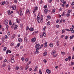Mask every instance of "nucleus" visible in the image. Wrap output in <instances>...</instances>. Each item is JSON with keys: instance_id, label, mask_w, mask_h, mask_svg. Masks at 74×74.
Wrapping results in <instances>:
<instances>
[{"instance_id": "obj_1", "label": "nucleus", "mask_w": 74, "mask_h": 74, "mask_svg": "<svg viewBox=\"0 0 74 74\" xmlns=\"http://www.w3.org/2000/svg\"><path fill=\"white\" fill-rule=\"evenodd\" d=\"M37 21H38V23H40V22H42L43 21V18H40V16H38L37 17Z\"/></svg>"}, {"instance_id": "obj_2", "label": "nucleus", "mask_w": 74, "mask_h": 74, "mask_svg": "<svg viewBox=\"0 0 74 74\" xmlns=\"http://www.w3.org/2000/svg\"><path fill=\"white\" fill-rule=\"evenodd\" d=\"M8 23V20L7 19H5V20L4 21H3V23L4 25H7Z\"/></svg>"}, {"instance_id": "obj_3", "label": "nucleus", "mask_w": 74, "mask_h": 74, "mask_svg": "<svg viewBox=\"0 0 74 74\" xmlns=\"http://www.w3.org/2000/svg\"><path fill=\"white\" fill-rule=\"evenodd\" d=\"M40 45V44H37L36 45L35 48L36 49H37V50H38L39 49V47Z\"/></svg>"}, {"instance_id": "obj_4", "label": "nucleus", "mask_w": 74, "mask_h": 74, "mask_svg": "<svg viewBox=\"0 0 74 74\" xmlns=\"http://www.w3.org/2000/svg\"><path fill=\"white\" fill-rule=\"evenodd\" d=\"M31 41L32 42H34L36 41V38L34 37L32 38Z\"/></svg>"}, {"instance_id": "obj_5", "label": "nucleus", "mask_w": 74, "mask_h": 74, "mask_svg": "<svg viewBox=\"0 0 74 74\" xmlns=\"http://www.w3.org/2000/svg\"><path fill=\"white\" fill-rule=\"evenodd\" d=\"M12 10H16V5H13L12 6Z\"/></svg>"}, {"instance_id": "obj_6", "label": "nucleus", "mask_w": 74, "mask_h": 74, "mask_svg": "<svg viewBox=\"0 0 74 74\" xmlns=\"http://www.w3.org/2000/svg\"><path fill=\"white\" fill-rule=\"evenodd\" d=\"M26 13L27 14H29V15L30 14V10H29L27 9L26 10Z\"/></svg>"}, {"instance_id": "obj_7", "label": "nucleus", "mask_w": 74, "mask_h": 74, "mask_svg": "<svg viewBox=\"0 0 74 74\" xmlns=\"http://www.w3.org/2000/svg\"><path fill=\"white\" fill-rule=\"evenodd\" d=\"M56 53V51L55 50H53V51L51 52V55H55Z\"/></svg>"}, {"instance_id": "obj_8", "label": "nucleus", "mask_w": 74, "mask_h": 74, "mask_svg": "<svg viewBox=\"0 0 74 74\" xmlns=\"http://www.w3.org/2000/svg\"><path fill=\"white\" fill-rule=\"evenodd\" d=\"M18 41L19 42H22V39L21 38H18Z\"/></svg>"}, {"instance_id": "obj_9", "label": "nucleus", "mask_w": 74, "mask_h": 74, "mask_svg": "<svg viewBox=\"0 0 74 74\" xmlns=\"http://www.w3.org/2000/svg\"><path fill=\"white\" fill-rule=\"evenodd\" d=\"M47 44H48V42H45L44 45V47H47V46H48V45H47Z\"/></svg>"}, {"instance_id": "obj_10", "label": "nucleus", "mask_w": 74, "mask_h": 74, "mask_svg": "<svg viewBox=\"0 0 74 74\" xmlns=\"http://www.w3.org/2000/svg\"><path fill=\"white\" fill-rule=\"evenodd\" d=\"M46 72L48 74H50V73H51V70H49L48 69H47L46 70Z\"/></svg>"}, {"instance_id": "obj_11", "label": "nucleus", "mask_w": 74, "mask_h": 74, "mask_svg": "<svg viewBox=\"0 0 74 74\" xmlns=\"http://www.w3.org/2000/svg\"><path fill=\"white\" fill-rule=\"evenodd\" d=\"M24 41L26 43L27 42V38L26 37L24 38Z\"/></svg>"}, {"instance_id": "obj_12", "label": "nucleus", "mask_w": 74, "mask_h": 74, "mask_svg": "<svg viewBox=\"0 0 74 74\" xmlns=\"http://www.w3.org/2000/svg\"><path fill=\"white\" fill-rule=\"evenodd\" d=\"M7 12L8 15H11V11L10 10H8L7 11Z\"/></svg>"}, {"instance_id": "obj_13", "label": "nucleus", "mask_w": 74, "mask_h": 74, "mask_svg": "<svg viewBox=\"0 0 74 74\" xmlns=\"http://www.w3.org/2000/svg\"><path fill=\"white\" fill-rule=\"evenodd\" d=\"M37 66H36L35 67V69L34 70V71H37Z\"/></svg>"}, {"instance_id": "obj_14", "label": "nucleus", "mask_w": 74, "mask_h": 74, "mask_svg": "<svg viewBox=\"0 0 74 74\" xmlns=\"http://www.w3.org/2000/svg\"><path fill=\"white\" fill-rule=\"evenodd\" d=\"M1 4L3 5L5 4V1H3L1 3Z\"/></svg>"}, {"instance_id": "obj_15", "label": "nucleus", "mask_w": 74, "mask_h": 74, "mask_svg": "<svg viewBox=\"0 0 74 74\" xmlns=\"http://www.w3.org/2000/svg\"><path fill=\"white\" fill-rule=\"evenodd\" d=\"M73 37H74V36L73 35L70 36V40H71V39H73Z\"/></svg>"}, {"instance_id": "obj_16", "label": "nucleus", "mask_w": 74, "mask_h": 74, "mask_svg": "<svg viewBox=\"0 0 74 74\" xmlns=\"http://www.w3.org/2000/svg\"><path fill=\"white\" fill-rule=\"evenodd\" d=\"M43 34V36L44 37H46V36H47V34H46V33L45 32H44Z\"/></svg>"}, {"instance_id": "obj_17", "label": "nucleus", "mask_w": 74, "mask_h": 74, "mask_svg": "<svg viewBox=\"0 0 74 74\" xmlns=\"http://www.w3.org/2000/svg\"><path fill=\"white\" fill-rule=\"evenodd\" d=\"M7 34L8 36H10V32L9 31H7Z\"/></svg>"}, {"instance_id": "obj_18", "label": "nucleus", "mask_w": 74, "mask_h": 74, "mask_svg": "<svg viewBox=\"0 0 74 74\" xmlns=\"http://www.w3.org/2000/svg\"><path fill=\"white\" fill-rule=\"evenodd\" d=\"M50 24H51V22L49 21H48L47 23V26H49V25H50Z\"/></svg>"}, {"instance_id": "obj_19", "label": "nucleus", "mask_w": 74, "mask_h": 74, "mask_svg": "<svg viewBox=\"0 0 74 74\" xmlns=\"http://www.w3.org/2000/svg\"><path fill=\"white\" fill-rule=\"evenodd\" d=\"M14 56H12V57L10 58V60H14Z\"/></svg>"}, {"instance_id": "obj_20", "label": "nucleus", "mask_w": 74, "mask_h": 74, "mask_svg": "<svg viewBox=\"0 0 74 74\" xmlns=\"http://www.w3.org/2000/svg\"><path fill=\"white\" fill-rule=\"evenodd\" d=\"M66 3V2L64 1V2L63 3L62 5V7H64V4H65Z\"/></svg>"}, {"instance_id": "obj_21", "label": "nucleus", "mask_w": 74, "mask_h": 74, "mask_svg": "<svg viewBox=\"0 0 74 74\" xmlns=\"http://www.w3.org/2000/svg\"><path fill=\"white\" fill-rule=\"evenodd\" d=\"M15 34H13L12 36V38H15Z\"/></svg>"}, {"instance_id": "obj_22", "label": "nucleus", "mask_w": 74, "mask_h": 74, "mask_svg": "<svg viewBox=\"0 0 74 74\" xmlns=\"http://www.w3.org/2000/svg\"><path fill=\"white\" fill-rule=\"evenodd\" d=\"M38 50H37V49H36V51L35 52V53H39V51Z\"/></svg>"}, {"instance_id": "obj_23", "label": "nucleus", "mask_w": 74, "mask_h": 74, "mask_svg": "<svg viewBox=\"0 0 74 74\" xmlns=\"http://www.w3.org/2000/svg\"><path fill=\"white\" fill-rule=\"evenodd\" d=\"M47 55V52H44L43 54V56H46Z\"/></svg>"}, {"instance_id": "obj_24", "label": "nucleus", "mask_w": 74, "mask_h": 74, "mask_svg": "<svg viewBox=\"0 0 74 74\" xmlns=\"http://www.w3.org/2000/svg\"><path fill=\"white\" fill-rule=\"evenodd\" d=\"M44 11L45 14H47L48 12V10L47 9H45L44 10Z\"/></svg>"}, {"instance_id": "obj_25", "label": "nucleus", "mask_w": 74, "mask_h": 74, "mask_svg": "<svg viewBox=\"0 0 74 74\" xmlns=\"http://www.w3.org/2000/svg\"><path fill=\"white\" fill-rule=\"evenodd\" d=\"M17 27H18V25H15V27H14V30H16V29H17Z\"/></svg>"}, {"instance_id": "obj_26", "label": "nucleus", "mask_w": 74, "mask_h": 74, "mask_svg": "<svg viewBox=\"0 0 74 74\" xmlns=\"http://www.w3.org/2000/svg\"><path fill=\"white\" fill-rule=\"evenodd\" d=\"M19 46H20V43H18L16 47L18 48V47H19Z\"/></svg>"}, {"instance_id": "obj_27", "label": "nucleus", "mask_w": 74, "mask_h": 74, "mask_svg": "<svg viewBox=\"0 0 74 74\" xmlns=\"http://www.w3.org/2000/svg\"><path fill=\"white\" fill-rule=\"evenodd\" d=\"M45 29H46V27L45 26L44 27V28L42 29V30L43 32L45 31Z\"/></svg>"}, {"instance_id": "obj_28", "label": "nucleus", "mask_w": 74, "mask_h": 74, "mask_svg": "<svg viewBox=\"0 0 74 74\" xmlns=\"http://www.w3.org/2000/svg\"><path fill=\"white\" fill-rule=\"evenodd\" d=\"M38 9V7H35V9H34L35 11H37Z\"/></svg>"}, {"instance_id": "obj_29", "label": "nucleus", "mask_w": 74, "mask_h": 74, "mask_svg": "<svg viewBox=\"0 0 74 74\" xmlns=\"http://www.w3.org/2000/svg\"><path fill=\"white\" fill-rule=\"evenodd\" d=\"M49 47H53V44H52V43H50L49 45Z\"/></svg>"}, {"instance_id": "obj_30", "label": "nucleus", "mask_w": 74, "mask_h": 74, "mask_svg": "<svg viewBox=\"0 0 74 74\" xmlns=\"http://www.w3.org/2000/svg\"><path fill=\"white\" fill-rule=\"evenodd\" d=\"M15 70H18V69H19V66H17L16 67H15Z\"/></svg>"}, {"instance_id": "obj_31", "label": "nucleus", "mask_w": 74, "mask_h": 74, "mask_svg": "<svg viewBox=\"0 0 74 74\" xmlns=\"http://www.w3.org/2000/svg\"><path fill=\"white\" fill-rule=\"evenodd\" d=\"M10 61H11V63H14V62H15V60H11Z\"/></svg>"}, {"instance_id": "obj_32", "label": "nucleus", "mask_w": 74, "mask_h": 74, "mask_svg": "<svg viewBox=\"0 0 74 74\" xmlns=\"http://www.w3.org/2000/svg\"><path fill=\"white\" fill-rule=\"evenodd\" d=\"M71 56H69L68 57V59H69V61H70V60H71Z\"/></svg>"}, {"instance_id": "obj_33", "label": "nucleus", "mask_w": 74, "mask_h": 74, "mask_svg": "<svg viewBox=\"0 0 74 74\" xmlns=\"http://www.w3.org/2000/svg\"><path fill=\"white\" fill-rule=\"evenodd\" d=\"M5 4H6V5H8V4H9V2L8 1H6L5 2Z\"/></svg>"}, {"instance_id": "obj_34", "label": "nucleus", "mask_w": 74, "mask_h": 74, "mask_svg": "<svg viewBox=\"0 0 74 74\" xmlns=\"http://www.w3.org/2000/svg\"><path fill=\"white\" fill-rule=\"evenodd\" d=\"M29 30H30V31H33V29L32 28H30L29 29Z\"/></svg>"}, {"instance_id": "obj_35", "label": "nucleus", "mask_w": 74, "mask_h": 74, "mask_svg": "<svg viewBox=\"0 0 74 74\" xmlns=\"http://www.w3.org/2000/svg\"><path fill=\"white\" fill-rule=\"evenodd\" d=\"M42 47H43V45H41L39 48V49H41L42 48Z\"/></svg>"}, {"instance_id": "obj_36", "label": "nucleus", "mask_w": 74, "mask_h": 74, "mask_svg": "<svg viewBox=\"0 0 74 74\" xmlns=\"http://www.w3.org/2000/svg\"><path fill=\"white\" fill-rule=\"evenodd\" d=\"M47 18L48 19H51V16H47Z\"/></svg>"}, {"instance_id": "obj_37", "label": "nucleus", "mask_w": 74, "mask_h": 74, "mask_svg": "<svg viewBox=\"0 0 74 74\" xmlns=\"http://www.w3.org/2000/svg\"><path fill=\"white\" fill-rule=\"evenodd\" d=\"M64 15H65V13L64 12H63L62 14V16H64Z\"/></svg>"}, {"instance_id": "obj_38", "label": "nucleus", "mask_w": 74, "mask_h": 74, "mask_svg": "<svg viewBox=\"0 0 74 74\" xmlns=\"http://www.w3.org/2000/svg\"><path fill=\"white\" fill-rule=\"evenodd\" d=\"M52 12H53V13H54V12H55V9H53Z\"/></svg>"}, {"instance_id": "obj_39", "label": "nucleus", "mask_w": 74, "mask_h": 74, "mask_svg": "<svg viewBox=\"0 0 74 74\" xmlns=\"http://www.w3.org/2000/svg\"><path fill=\"white\" fill-rule=\"evenodd\" d=\"M19 11L21 13H22V8H20Z\"/></svg>"}, {"instance_id": "obj_40", "label": "nucleus", "mask_w": 74, "mask_h": 74, "mask_svg": "<svg viewBox=\"0 0 74 74\" xmlns=\"http://www.w3.org/2000/svg\"><path fill=\"white\" fill-rule=\"evenodd\" d=\"M28 69V66L27 65L25 67V70H27Z\"/></svg>"}, {"instance_id": "obj_41", "label": "nucleus", "mask_w": 74, "mask_h": 74, "mask_svg": "<svg viewBox=\"0 0 74 74\" xmlns=\"http://www.w3.org/2000/svg\"><path fill=\"white\" fill-rule=\"evenodd\" d=\"M8 70H11V68L10 67V66H8Z\"/></svg>"}, {"instance_id": "obj_42", "label": "nucleus", "mask_w": 74, "mask_h": 74, "mask_svg": "<svg viewBox=\"0 0 74 74\" xmlns=\"http://www.w3.org/2000/svg\"><path fill=\"white\" fill-rule=\"evenodd\" d=\"M65 32V30H64V29H62V33H64Z\"/></svg>"}, {"instance_id": "obj_43", "label": "nucleus", "mask_w": 74, "mask_h": 74, "mask_svg": "<svg viewBox=\"0 0 74 74\" xmlns=\"http://www.w3.org/2000/svg\"><path fill=\"white\" fill-rule=\"evenodd\" d=\"M23 24H21L20 25V27H23Z\"/></svg>"}, {"instance_id": "obj_44", "label": "nucleus", "mask_w": 74, "mask_h": 74, "mask_svg": "<svg viewBox=\"0 0 74 74\" xmlns=\"http://www.w3.org/2000/svg\"><path fill=\"white\" fill-rule=\"evenodd\" d=\"M43 62H44V63H47V60L45 59H44L43 60Z\"/></svg>"}, {"instance_id": "obj_45", "label": "nucleus", "mask_w": 74, "mask_h": 74, "mask_svg": "<svg viewBox=\"0 0 74 74\" xmlns=\"http://www.w3.org/2000/svg\"><path fill=\"white\" fill-rule=\"evenodd\" d=\"M14 1L15 3L16 4V3H18V1H17V0H14Z\"/></svg>"}, {"instance_id": "obj_46", "label": "nucleus", "mask_w": 74, "mask_h": 74, "mask_svg": "<svg viewBox=\"0 0 74 74\" xmlns=\"http://www.w3.org/2000/svg\"><path fill=\"white\" fill-rule=\"evenodd\" d=\"M28 60H29V58H26L25 59V62H27V61H28Z\"/></svg>"}, {"instance_id": "obj_47", "label": "nucleus", "mask_w": 74, "mask_h": 74, "mask_svg": "<svg viewBox=\"0 0 74 74\" xmlns=\"http://www.w3.org/2000/svg\"><path fill=\"white\" fill-rule=\"evenodd\" d=\"M5 39H7V38H8V36L7 35H5Z\"/></svg>"}, {"instance_id": "obj_48", "label": "nucleus", "mask_w": 74, "mask_h": 74, "mask_svg": "<svg viewBox=\"0 0 74 74\" xmlns=\"http://www.w3.org/2000/svg\"><path fill=\"white\" fill-rule=\"evenodd\" d=\"M9 25H12V23L11 21H9Z\"/></svg>"}, {"instance_id": "obj_49", "label": "nucleus", "mask_w": 74, "mask_h": 74, "mask_svg": "<svg viewBox=\"0 0 74 74\" xmlns=\"http://www.w3.org/2000/svg\"><path fill=\"white\" fill-rule=\"evenodd\" d=\"M6 49H7V47H5L3 49V51H6Z\"/></svg>"}, {"instance_id": "obj_50", "label": "nucleus", "mask_w": 74, "mask_h": 74, "mask_svg": "<svg viewBox=\"0 0 74 74\" xmlns=\"http://www.w3.org/2000/svg\"><path fill=\"white\" fill-rule=\"evenodd\" d=\"M21 60L22 61H23V62H24V61H25L24 59L23 58H22Z\"/></svg>"}, {"instance_id": "obj_51", "label": "nucleus", "mask_w": 74, "mask_h": 74, "mask_svg": "<svg viewBox=\"0 0 74 74\" xmlns=\"http://www.w3.org/2000/svg\"><path fill=\"white\" fill-rule=\"evenodd\" d=\"M70 16V14L69 13H68L66 14V16L68 17V16Z\"/></svg>"}, {"instance_id": "obj_52", "label": "nucleus", "mask_w": 74, "mask_h": 74, "mask_svg": "<svg viewBox=\"0 0 74 74\" xmlns=\"http://www.w3.org/2000/svg\"><path fill=\"white\" fill-rule=\"evenodd\" d=\"M68 38V36H66L65 37V40H67V39Z\"/></svg>"}, {"instance_id": "obj_53", "label": "nucleus", "mask_w": 74, "mask_h": 74, "mask_svg": "<svg viewBox=\"0 0 74 74\" xmlns=\"http://www.w3.org/2000/svg\"><path fill=\"white\" fill-rule=\"evenodd\" d=\"M56 26L57 28H59V25H56Z\"/></svg>"}, {"instance_id": "obj_54", "label": "nucleus", "mask_w": 74, "mask_h": 74, "mask_svg": "<svg viewBox=\"0 0 74 74\" xmlns=\"http://www.w3.org/2000/svg\"><path fill=\"white\" fill-rule=\"evenodd\" d=\"M19 15H20L21 16H22V15H23V14L22 13L20 12L19 13Z\"/></svg>"}, {"instance_id": "obj_55", "label": "nucleus", "mask_w": 74, "mask_h": 74, "mask_svg": "<svg viewBox=\"0 0 74 74\" xmlns=\"http://www.w3.org/2000/svg\"><path fill=\"white\" fill-rule=\"evenodd\" d=\"M52 1V0H49L48 2L49 3H51Z\"/></svg>"}, {"instance_id": "obj_56", "label": "nucleus", "mask_w": 74, "mask_h": 74, "mask_svg": "<svg viewBox=\"0 0 74 74\" xmlns=\"http://www.w3.org/2000/svg\"><path fill=\"white\" fill-rule=\"evenodd\" d=\"M6 65H5V64L4 63L3 65L2 66H3V67H5V66Z\"/></svg>"}, {"instance_id": "obj_57", "label": "nucleus", "mask_w": 74, "mask_h": 74, "mask_svg": "<svg viewBox=\"0 0 74 74\" xmlns=\"http://www.w3.org/2000/svg\"><path fill=\"white\" fill-rule=\"evenodd\" d=\"M61 53H62V55H64V54L65 53L64 52H62Z\"/></svg>"}, {"instance_id": "obj_58", "label": "nucleus", "mask_w": 74, "mask_h": 74, "mask_svg": "<svg viewBox=\"0 0 74 74\" xmlns=\"http://www.w3.org/2000/svg\"><path fill=\"white\" fill-rule=\"evenodd\" d=\"M71 64L72 66H73L74 65V62H71Z\"/></svg>"}, {"instance_id": "obj_59", "label": "nucleus", "mask_w": 74, "mask_h": 74, "mask_svg": "<svg viewBox=\"0 0 74 74\" xmlns=\"http://www.w3.org/2000/svg\"><path fill=\"white\" fill-rule=\"evenodd\" d=\"M47 8V6L45 5L44 6V8Z\"/></svg>"}, {"instance_id": "obj_60", "label": "nucleus", "mask_w": 74, "mask_h": 74, "mask_svg": "<svg viewBox=\"0 0 74 74\" xmlns=\"http://www.w3.org/2000/svg\"><path fill=\"white\" fill-rule=\"evenodd\" d=\"M65 30L67 31L68 32H70V29H66Z\"/></svg>"}, {"instance_id": "obj_61", "label": "nucleus", "mask_w": 74, "mask_h": 74, "mask_svg": "<svg viewBox=\"0 0 74 74\" xmlns=\"http://www.w3.org/2000/svg\"><path fill=\"white\" fill-rule=\"evenodd\" d=\"M43 37V35H40V38H41V37Z\"/></svg>"}, {"instance_id": "obj_62", "label": "nucleus", "mask_w": 74, "mask_h": 74, "mask_svg": "<svg viewBox=\"0 0 74 74\" xmlns=\"http://www.w3.org/2000/svg\"><path fill=\"white\" fill-rule=\"evenodd\" d=\"M73 30V28H71L70 29V31H72Z\"/></svg>"}, {"instance_id": "obj_63", "label": "nucleus", "mask_w": 74, "mask_h": 74, "mask_svg": "<svg viewBox=\"0 0 74 74\" xmlns=\"http://www.w3.org/2000/svg\"><path fill=\"white\" fill-rule=\"evenodd\" d=\"M29 27H27L26 28V30H29Z\"/></svg>"}, {"instance_id": "obj_64", "label": "nucleus", "mask_w": 74, "mask_h": 74, "mask_svg": "<svg viewBox=\"0 0 74 74\" xmlns=\"http://www.w3.org/2000/svg\"><path fill=\"white\" fill-rule=\"evenodd\" d=\"M20 69L21 70H23V68L22 67V66H21L20 67Z\"/></svg>"}]
</instances>
